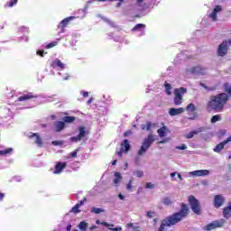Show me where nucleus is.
<instances>
[{"label":"nucleus","mask_w":231,"mask_h":231,"mask_svg":"<svg viewBox=\"0 0 231 231\" xmlns=\"http://www.w3.org/2000/svg\"><path fill=\"white\" fill-rule=\"evenodd\" d=\"M228 100H230V97L226 93L212 95L209 97V101L207 103V110L215 111V113H222Z\"/></svg>","instance_id":"1"},{"label":"nucleus","mask_w":231,"mask_h":231,"mask_svg":"<svg viewBox=\"0 0 231 231\" xmlns=\"http://www.w3.org/2000/svg\"><path fill=\"white\" fill-rule=\"evenodd\" d=\"M156 142V137L154 134H149L146 138H144L143 142V145L141 146L140 150L138 151V156H142L143 154H145L151 145Z\"/></svg>","instance_id":"2"},{"label":"nucleus","mask_w":231,"mask_h":231,"mask_svg":"<svg viewBox=\"0 0 231 231\" xmlns=\"http://www.w3.org/2000/svg\"><path fill=\"white\" fill-rule=\"evenodd\" d=\"M188 202L192 212L197 216H201V203H199V200H198V199H196V197L193 195H190L188 198Z\"/></svg>","instance_id":"3"},{"label":"nucleus","mask_w":231,"mask_h":231,"mask_svg":"<svg viewBox=\"0 0 231 231\" xmlns=\"http://www.w3.org/2000/svg\"><path fill=\"white\" fill-rule=\"evenodd\" d=\"M187 93V88L181 87L174 89L173 102L176 106H181L183 104V95Z\"/></svg>","instance_id":"4"},{"label":"nucleus","mask_w":231,"mask_h":231,"mask_svg":"<svg viewBox=\"0 0 231 231\" xmlns=\"http://www.w3.org/2000/svg\"><path fill=\"white\" fill-rule=\"evenodd\" d=\"M226 223V220H225L224 218H221L219 220H215V221L208 224L204 227V230L210 231V230H216V228H223V226H225Z\"/></svg>","instance_id":"5"},{"label":"nucleus","mask_w":231,"mask_h":231,"mask_svg":"<svg viewBox=\"0 0 231 231\" xmlns=\"http://www.w3.org/2000/svg\"><path fill=\"white\" fill-rule=\"evenodd\" d=\"M226 223V220H225L224 218H221L219 220H215V221L208 224L204 227V230L210 231V230H216V228H223V226H225Z\"/></svg>","instance_id":"6"},{"label":"nucleus","mask_w":231,"mask_h":231,"mask_svg":"<svg viewBox=\"0 0 231 231\" xmlns=\"http://www.w3.org/2000/svg\"><path fill=\"white\" fill-rule=\"evenodd\" d=\"M79 133L77 136H72L69 138L71 142H80V140H82L86 136V134H88V131L86 130L85 126H79Z\"/></svg>","instance_id":"7"},{"label":"nucleus","mask_w":231,"mask_h":231,"mask_svg":"<svg viewBox=\"0 0 231 231\" xmlns=\"http://www.w3.org/2000/svg\"><path fill=\"white\" fill-rule=\"evenodd\" d=\"M217 53L218 57H225L228 53V42L224 41L217 48Z\"/></svg>","instance_id":"8"},{"label":"nucleus","mask_w":231,"mask_h":231,"mask_svg":"<svg viewBox=\"0 0 231 231\" xmlns=\"http://www.w3.org/2000/svg\"><path fill=\"white\" fill-rule=\"evenodd\" d=\"M213 205L215 208H221V207L225 205V197H223V195H215Z\"/></svg>","instance_id":"9"},{"label":"nucleus","mask_w":231,"mask_h":231,"mask_svg":"<svg viewBox=\"0 0 231 231\" xmlns=\"http://www.w3.org/2000/svg\"><path fill=\"white\" fill-rule=\"evenodd\" d=\"M29 138L30 140H32V138H35L34 143H36L38 147H42L43 145L42 138L41 137L39 133H31V134L29 135Z\"/></svg>","instance_id":"10"},{"label":"nucleus","mask_w":231,"mask_h":231,"mask_svg":"<svg viewBox=\"0 0 231 231\" xmlns=\"http://www.w3.org/2000/svg\"><path fill=\"white\" fill-rule=\"evenodd\" d=\"M230 142H231V135L227 137L226 140H224L222 143L217 144V146L214 148V152H221L222 149H225L226 144Z\"/></svg>","instance_id":"11"},{"label":"nucleus","mask_w":231,"mask_h":231,"mask_svg":"<svg viewBox=\"0 0 231 231\" xmlns=\"http://www.w3.org/2000/svg\"><path fill=\"white\" fill-rule=\"evenodd\" d=\"M221 10H223L221 5H216L213 12L209 15V17L212 19V21L214 23H216V21H217V14H219V12H221Z\"/></svg>","instance_id":"12"},{"label":"nucleus","mask_w":231,"mask_h":231,"mask_svg":"<svg viewBox=\"0 0 231 231\" xmlns=\"http://www.w3.org/2000/svg\"><path fill=\"white\" fill-rule=\"evenodd\" d=\"M151 3H152V0H136V5L143 8V10H147L151 6Z\"/></svg>","instance_id":"13"},{"label":"nucleus","mask_w":231,"mask_h":231,"mask_svg":"<svg viewBox=\"0 0 231 231\" xmlns=\"http://www.w3.org/2000/svg\"><path fill=\"white\" fill-rule=\"evenodd\" d=\"M32 98H37V96L33 95L32 92L21 96L18 97V102H26V100H32Z\"/></svg>","instance_id":"14"},{"label":"nucleus","mask_w":231,"mask_h":231,"mask_svg":"<svg viewBox=\"0 0 231 231\" xmlns=\"http://www.w3.org/2000/svg\"><path fill=\"white\" fill-rule=\"evenodd\" d=\"M73 19H75V16H69L60 23V28H61L62 32H64V28H66V26H68V24H69V22L73 21Z\"/></svg>","instance_id":"15"},{"label":"nucleus","mask_w":231,"mask_h":231,"mask_svg":"<svg viewBox=\"0 0 231 231\" xmlns=\"http://www.w3.org/2000/svg\"><path fill=\"white\" fill-rule=\"evenodd\" d=\"M205 131V127H199L197 130L189 132L188 134L185 135L187 140H190V138H194L195 134H199V133H203Z\"/></svg>","instance_id":"16"},{"label":"nucleus","mask_w":231,"mask_h":231,"mask_svg":"<svg viewBox=\"0 0 231 231\" xmlns=\"http://www.w3.org/2000/svg\"><path fill=\"white\" fill-rule=\"evenodd\" d=\"M66 162H57L54 169V174H60L62 171H64V168L66 167Z\"/></svg>","instance_id":"17"},{"label":"nucleus","mask_w":231,"mask_h":231,"mask_svg":"<svg viewBox=\"0 0 231 231\" xmlns=\"http://www.w3.org/2000/svg\"><path fill=\"white\" fill-rule=\"evenodd\" d=\"M185 108L180 107V108H170L169 115L170 116H177V115H181V113H184Z\"/></svg>","instance_id":"18"},{"label":"nucleus","mask_w":231,"mask_h":231,"mask_svg":"<svg viewBox=\"0 0 231 231\" xmlns=\"http://www.w3.org/2000/svg\"><path fill=\"white\" fill-rule=\"evenodd\" d=\"M121 149H122V151H124V152H129V151H131V144L129 143L128 139H125L121 143Z\"/></svg>","instance_id":"19"},{"label":"nucleus","mask_w":231,"mask_h":231,"mask_svg":"<svg viewBox=\"0 0 231 231\" xmlns=\"http://www.w3.org/2000/svg\"><path fill=\"white\" fill-rule=\"evenodd\" d=\"M205 68H202L201 66H196L191 69V73H194L195 75H205Z\"/></svg>","instance_id":"20"},{"label":"nucleus","mask_w":231,"mask_h":231,"mask_svg":"<svg viewBox=\"0 0 231 231\" xmlns=\"http://www.w3.org/2000/svg\"><path fill=\"white\" fill-rule=\"evenodd\" d=\"M230 213H231V203H229L228 206H226L223 208V217L226 219H230V217H231Z\"/></svg>","instance_id":"21"},{"label":"nucleus","mask_w":231,"mask_h":231,"mask_svg":"<svg viewBox=\"0 0 231 231\" xmlns=\"http://www.w3.org/2000/svg\"><path fill=\"white\" fill-rule=\"evenodd\" d=\"M66 127V123L64 121H58L55 123L56 133H60Z\"/></svg>","instance_id":"22"},{"label":"nucleus","mask_w":231,"mask_h":231,"mask_svg":"<svg viewBox=\"0 0 231 231\" xmlns=\"http://www.w3.org/2000/svg\"><path fill=\"white\" fill-rule=\"evenodd\" d=\"M51 66H58V68H60V69H64L65 66L60 60L57 59L52 61Z\"/></svg>","instance_id":"23"},{"label":"nucleus","mask_w":231,"mask_h":231,"mask_svg":"<svg viewBox=\"0 0 231 231\" xmlns=\"http://www.w3.org/2000/svg\"><path fill=\"white\" fill-rule=\"evenodd\" d=\"M75 120H76L75 116H66L63 117V122L66 124H73Z\"/></svg>","instance_id":"24"},{"label":"nucleus","mask_w":231,"mask_h":231,"mask_svg":"<svg viewBox=\"0 0 231 231\" xmlns=\"http://www.w3.org/2000/svg\"><path fill=\"white\" fill-rule=\"evenodd\" d=\"M89 225L87 223V222H85V221H81L79 224V230H81V231H86V230H88V226Z\"/></svg>","instance_id":"25"},{"label":"nucleus","mask_w":231,"mask_h":231,"mask_svg":"<svg viewBox=\"0 0 231 231\" xmlns=\"http://www.w3.org/2000/svg\"><path fill=\"white\" fill-rule=\"evenodd\" d=\"M167 131V126H162V128L157 130V133L161 138L165 136V132Z\"/></svg>","instance_id":"26"},{"label":"nucleus","mask_w":231,"mask_h":231,"mask_svg":"<svg viewBox=\"0 0 231 231\" xmlns=\"http://www.w3.org/2000/svg\"><path fill=\"white\" fill-rule=\"evenodd\" d=\"M152 125H152V123H151V122H147L146 123V125H142V130L143 131H151V128L152 127Z\"/></svg>","instance_id":"27"},{"label":"nucleus","mask_w":231,"mask_h":231,"mask_svg":"<svg viewBox=\"0 0 231 231\" xmlns=\"http://www.w3.org/2000/svg\"><path fill=\"white\" fill-rule=\"evenodd\" d=\"M199 86H200L201 88H203L204 89H206L207 91H216V87H208V86H206V84L203 83V82H200V83H199Z\"/></svg>","instance_id":"28"},{"label":"nucleus","mask_w":231,"mask_h":231,"mask_svg":"<svg viewBox=\"0 0 231 231\" xmlns=\"http://www.w3.org/2000/svg\"><path fill=\"white\" fill-rule=\"evenodd\" d=\"M209 171L208 170H199L194 171H189V174H208Z\"/></svg>","instance_id":"29"},{"label":"nucleus","mask_w":231,"mask_h":231,"mask_svg":"<svg viewBox=\"0 0 231 231\" xmlns=\"http://www.w3.org/2000/svg\"><path fill=\"white\" fill-rule=\"evenodd\" d=\"M164 88L166 89V94L167 95H171L172 94V92H171V90L172 89V87L167 81H165V83H164Z\"/></svg>","instance_id":"30"},{"label":"nucleus","mask_w":231,"mask_h":231,"mask_svg":"<svg viewBox=\"0 0 231 231\" xmlns=\"http://www.w3.org/2000/svg\"><path fill=\"white\" fill-rule=\"evenodd\" d=\"M19 0H10V2H8L5 5V8H12L13 6H15V5H17V2Z\"/></svg>","instance_id":"31"},{"label":"nucleus","mask_w":231,"mask_h":231,"mask_svg":"<svg viewBox=\"0 0 231 231\" xmlns=\"http://www.w3.org/2000/svg\"><path fill=\"white\" fill-rule=\"evenodd\" d=\"M143 28H145V24L143 23H137L134 28H133V32H139V30H143Z\"/></svg>","instance_id":"32"},{"label":"nucleus","mask_w":231,"mask_h":231,"mask_svg":"<svg viewBox=\"0 0 231 231\" xmlns=\"http://www.w3.org/2000/svg\"><path fill=\"white\" fill-rule=\"evenodd\" d=\"M14 151L12 148H7L5 150H1L0 151V156H6V154H10Z\"/></svg>","instance_id":"33"},{"label":"nucleus","mask_w":231,"mask_h":231,"mask_svg":"<svg viewBox=\"0 0 231 231\" xmlns=\"http://www.w3.org/2000/svg\"><path fill=\"white\" fill-rule=\"evenodd\" d=\"M90 212H91L92 214H100V213L104 212V209H103V208H92L90 209Z\"/></svg>","instance_id":"34"},{"label":"nucleus","mask_w":231,"mask_h":231,"mask_svg":"<svg viewBox=\"0 0 231 231\" xmlns=\"http://www.w3.org/2000/svg\"><path fill=\"white\" fill-rule=\"evenodd\" d=\"M220 120H221V116L215 115L211 118V124H216V122H220Z\"/></svg>","instance_id":"35"},{"label":"nucleus","mask_w":231,"mask_h":231,"mask_svg":"<svg viewBox=\"0 0 231 231\" xmlns=\"http://www.w3.org/2000/svg\"><path fill=\"white\" fill-rule=\"evenodd\" d=\"M163 205H166V207H171V205H172V200L171 199V198H164Z\"/></svg>","instance_id":"36"},{"label":"nucleus","mask_w":231,"mask_h":231,"mask_svg":"<svg viewBox=\"0 0 231 231\" xmlns=\"http://www.w3.org/2000/svg\"><path fill=\"white\" fill-rule=\"evenodd\" d=\"M51 145H54V147H62L64 145V141H52Z\"/></svg>","instance_id":"37"},{"label":"nucleus","mask_w":231,"mask_h":231,"mask_svg":"<svg viewBox=\"0 0 231 231\" xmlns=\"http://www.w3.org/2000/svg\"><path fill=\"white\" fill-rule=\"evenodd\" d=\"M186 110L191 111V113H194V111H196V106H194V104L190 103L187 106Z\"/></svg>","instance_id":"38"},{"label":"nucleus","mask_w":231,"mask_h":231,"mask_svg":"<svg viewBox=\"0 0 231 231\" xmlns=\"http://www.w3.org/2000/svg\"><path fill=\"white\" fill-rule=\"evenodd\" d=\"M80 206H79L78 204H76L72 208H71V212H73L74 214H79L80 213Z\"/></svg>","instance_id":"39"},{"label":"nucleus","mask_w":231,"mask_h":231,"mask_svg":"<svg viewBox=\"0 0 231 231\" xmlns=\"http://www.w3.org/2000/svg\"><path fill=\"white\" fill-rule=\"evenodd\" d=\"M57 44H59L58 42H51L46 45V48H47V50H50L51 48H55V46H57Z\"/></svg>","instance_id":"40"},{"label":"nucleus","mask_w":231,"mask_h":231,"mask_svg":"<svg viewBox=\"0 0 231 231\" xmlns=\"http://www.w3.org/2000/svg\"><path fill=\"white\" fill-rule=\"evenodd\" d=\"M121 180H122V175L121 174H116L114 183L116 185V184L120 183Z\"/></svg>","instance_id":"41"},{"label":"nucleus","mask_w":231,"mask_h":231,"mask_svg":"<svg viewBox=\"0 0 231 231\" xmlns=\"http://www.w3.org/2000/svg\"><path fill=\"white\" fill-rule=\"evenodd\" d=\"M108 230H111V231H122V226H117V227L108 226Z\"/></svg>","instance_id":"42"},{"label":"nucleus","mask_w":231,"mask_h":231,"mask_svg":"<svg viewBox=\"0 0 231 231\" xmlns=\"http://www.w3.org/2000/svg\"><path fill=\"white\" fill-rule=\"evenodd\" d=\"M176 149H179V151H185V149H187V144L182 143L180 146H177Z\"/></svg>","instance_id":"43"},{"label":"nucleus","mask_w":231,"mask_h":231,"mask_svg":"<svg viewBox=\"0 0 231 231\" xmlns=\"http://www.w3.org/2000/svg\"><path fill=\"white\" fill-rule=\"evenodd\" d=\"M127 190H133V180H129V182L126 185Z\"/></svg>","instance_id":"44"},{"label":"nucleus","mask_w":231,"mask_h":231,"mask_svg":"<svg viewBox=\"0 0 231 231\" xmlns=\"http://www.w3.org/2000/svg\"><path fill=\"white\" fill-rule=\"evenodd\" d=\"M156 213L155 212H153V211H148L147 212V217H149L150 219H152V217H154V215H155Z\"/></svg>","instance_id":"45"},{"label":"nucleus","mask_w":231,"mask_h":231,"mask_svg":"<svg viewBox=\"0 0 231 231\" xmlns=\"http://www.w3.org/2000/svg\"><path fill=\"white\" fill-rule=\"evenodd\" d=\"M86 201H88V199H86V197H84L83 199H81L79 203H77V205H79V207H82V205H84V203H86Z\"/></svg>","instance_id":"46"},{"label":"nucleus","mask_w":231,"mask_h":231,"mask_svg":"<svg viewBox=\"0 0 231 231\" xmlns=\"http://www.w3.org/2000/svg\"><path fill=\"white\" fill-rule=\"evenodd\" d=\"M131 134H133V131H131V130H128L124 133L125 138H127V136H131Z\"/></svg>","instance_id":"47"},{"label":"nucleus","mask_w":231,"mask_h":231,"mask_svg":"<svg viewBox=\"0 0 231 231\" xmlns=\"http://www.w3.org/2000/svg\"><path fill=\"white\" fill-rule=\"evenodd\" d=\"M145 188L146 189H154V184H152L151 182H147Z\"/></svg>","instance_id":"48"},{"label":"nucleus","mask_w":231,"mask_h":231,"mask_svg":"<svg viewBox=\"0 0 231 231\" xmlns=\"http://www.w3.org/2000/svg\"><path fill=\"white\" fill-rule=\"evenodd\" d=\"M101 225H103V226H115V225L114 224H109V223H107V222H101Z\"/></svg>","instance_id":"49"},{"label":"nucleus","mask_w":231,"mask_h":231,"mask_svg":"<svg viewBox=\"0 0 231 231\" xmlns=\"http://www.w3.org/2000/svg\"><path fill=\"white\" fill-rule=\"evenodd\" d=\"M101 225H103V226H115V225L114 224H109V223H107V222H101Z\"/></svg>","instance_id":"50"},{"label":"nucleus","mask_w":231,"mask_h":231,"mask_svg":"<svg viewBox=\"0 0 231 231\" xmlns=\"http://www.w3.org/2000/svg\"><path fill=\"white\" fill-rule=\"evenodd\" d=\"M77 152H79V150H75L74 152H70V156L72 158H77Z\"/></svg>","instance_id":"51"},{"label":"nucleus","mask_w":231,"mask_h":231,"mask_svg":"<svg viewBox=\"0 0 231 231\" xmlns=\"http://www.w3.org/2000/svg\"><path fill=\"white\" fill-rule=\"evenodd\" d=\"M37 55H40V57H44V51H38Z\"/></svg>","instance_id":"52"},{"label":"nucleus","mask_w":231,"mask_h":231,"mask_svg":"<svg viewBox=\"0 0 231 231\" xmlns=\"http://www.w3.org/2000/svg\"><path fill=\"white\" fill-rule=\"evenodd\" d=\"M124 151H122V148L120 149V151L116 152L117 156H119V158H122V154H123Z\"/></svg>","instance_id":"53"},{"label":"nucleus","mask_w":231,"mask_h":231,"mask_svg":"<svg viewBox=\"0 0 231 231\" xmlns=\"http://www.w3.org/2000/svg\"><path fill=\"white\" fill-rule=\"evenodd\" d=\"M118 198L119 199H122V200L125 199V197L122 193L118 194Z\"/></svg>","instance_id":"54"},{"label":"nucleus","mask_w":231,"mask_h":231,"mask_svg":"<svg viewBox=\"0 0 231 231\" xmlns=\"http://www.w3.org/2000/svg\"><path fill=\"white\" fill-rule=\"evenodd\" d=\"M96 228H98V226L93 225L92 226L89 227L90 231L96 230Z\"/></svg>","instance_id":"55"},{"label":"nucleus","mask_w":231,"mask_h":231,"mask_svg":"<svg viewBox=\"0 0 231 231\" xmlns=\"http://www.w3.org/2000/svg\"><path fill=\"white\" fill-rule=\"evenodd\" d=\"M5 199V193L0 192V201H3Z\"/></svg>","instance_id":"56"},{"label":"nucleus","mask_w":231,"mask_h":231,"mask_svg":"<svg viewBox=\"0 0 231 231\" xmlns=\"http://www.w3.org/2000/svg\"><path fill=\"white\" fill-rule=\"evenodd\" d=\"M83 97L86 98L88 97H89V93L88 92H83Z\"/></svg>","instance_id":"57"},{"label":"nucleus","mask_w":231,"mask_h":231,"mask_svg":"<svg viewBox=\"0 0 231 231\" xmlns=\"http://www.w3.org/2000/svg\"><path fill=\"white\" fill-rule=\"evenodd\" d=\"M133 226H134V224H133V223L127 224V228H133Z\"/></svg>","instance_id":"58"},{"label":"nucleus","mask_w":231,"mask_h":231,"mask_svg":"<svg viewBox=\"0 0 231 231\" xmlns=\"http://www.w3.org/2000/svg\"><path fill=\"white\" fill-rule=\"evenodd\" d=\"M134 231H140V226H134Z\"/></svg>","instance_id":"59"},{"label":"nucleus","mask_w":231,"mask_h":231,"mask_svg":"<svg viewBox=\"0 0 231 231\" xmlns=\"http://www.w3.org/2000/svg\"><path fill=\"white\" fill-rule=\"evenodd\" d=\"M177 178L181 181L183 179L181 178V174H177Z\"/></svg>","instance_id":"60"},{"label":"nucleus","mask_w":231,"mask_h":231,"mask_svg":"<svg viewBox=\"0 0 231 231\" xmlns=\"http://www.w3.org/2000/svg\"><path fill=\"white\" fill-rule=\"evenodd\" d=\"M96 225H102V222H100V220H96Z\"/></svg>","instance_id":"61"},{"label":"nucleus","mask_w":231,"mask_h":231,"mask_svg":"<svg viewBox=\"0 0 231 231\" xmlns=\"http://www.w3.org/2000/svg\"><path fill=\"white\" fill-rule=\"evenodd\" d=\"M172 181L174 180V178H176V174H171Z\"/></svg>","instance_id":"62"},{"label":"nucleus","mask_w":231,"mask_h":231,"mask_svg":"<svg viewBox=\"0 0 231 231\" xmlns=\"http://www.w3.org/2000/svg\"><path fill=\"white\" fill-rule=\"evenodd\" d=\"M118 161L117 160H114L113 162H112V165H116V162H117Z\"/></svg>","instance_id":"63"},{"label":"nucleus","mask_w":231,"mask_h":231,"mask_svg":"<svg viewBox=\"0 0 231 231\" xmlns=\"http://www.w3.org/2000/svg\"><path fill=\"white\" fill-rule=\"evenodd\" d=\"M193 176H205V174H193Z\"/></svg>","instance_id":"64"}]
</instances>
